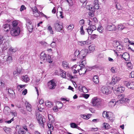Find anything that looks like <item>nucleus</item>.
Wrapping results in <instances>:
<instances>
[{
  "label": "nucleus",
  "instance_id": "43",
  "mask_svg": "<svg viewBox=\"0 0 134 134\" xmlns=\"http://www.w3.org/2000/svg\"><path fill=\"white\" fill-rule=\"evenodd\" d=\"M48 30L51 34H53V32L52 30V28L51 26H49L48 27Z\"/></svg>",
  "mask_w": 134,
  "mask_h": 134
},
{
  "label": "nucleus",
  "instance_id": "31",
  "mask_svg": "<svg viewBox=\"0 0 134 134\" xmlns=\"http://www.w3.org/2000/svg\"><path fill=\"white\" fill-rule=\"evenodd\" d=\"M18 23L16 21H14L12 22V25L13 26V28H16L19 27L18 26Z\"/></svg>",
  "mask_w": 134,
  "mask_h": 134
},
{
  "label": "nucleus",
  "instance_id": "27",
  "mask_svg": "<svg viewBox=\"0 0 134 134\" xmlns=\"http://www.w3.org/2000/svg\"><path fill=\"white\" fill-rule=\"evenodd\" d=\"M93 81L96 83H98L99 82L98 77L97 76L95 75L94 76Z\"/></svg>",
  "mask_w": 134,
  "mask_h": 134
},
{
  "label": "nucleus",
  "instance_id": "42",
  "mask_svg": "<svg viewBox=\"0 0 134 134\" xmlns=\"http://www.w3.org/2000/svg\"><path fill=\"white\" fill-rule=\"evenodd\" d=\"M127 66L129 68V69H131L132 68V65L131 63L130 62H129L127 63Z\"/></svg>",
  "mask_w": 134,
  "mask_h": 134
},
{
  "label": "nucleus",
  "instance_id": "33",
  "mask_svg": "<svg viewBox=\"0 0 134 134\" xmlns=\"http://www.w3.org/2000/svg\"><path fill=\"white\" fill-rule=\"evenodd\" d=\"M93 23H92L91 24V25H90V26L89 27L90 29H91L93 30L94 31L96 30V27L95 25V24L93 25Z\"/></svg>",
  "mask_w": 134,
  "mask_h": 134
},
{
  "label": "nucleus",
  "instance_id": "63",
  "mask_svg": "<svg viewBox=\"0 0 134 134\" xmlns=\"http://www.w3.org/2000/svg\"><path fill=\"white\" fill-rule=\"evenodd\" d=\"M41 14V13H40ZM33 14L34 16L36 17H37L38 16L40 15V13L38 12H35L33 13Z\"/></svg>",
  "mask_w": 134,
  "mask_h": 134
},
{
  "label": "nucleus",
  "instance_id": "58",
  "mask_svg": "<svg viewBox=\"0 0 134 134\" xmlns=\"http://www.w3.org/2000/svg\"><path fill=\"white\" fill-rule=\"evenodd\" d=\"M32 9L33 10V13L35 12H38L37 9V8L35 7L32 8Z\"/></svg>",
  "mask_w": 134,
  "mask_h": 134
},
{
  "label": "nucleus",
  "instance_id": "36",
  "mask_svg": "<svg viewBox=\"0 0 134 134\" xmlns=\"http://www.w3.org/2000/svg\"><path fill=\"white\" fill-rule=\"evenodd\" d=\"M68 3V4L70 6H72L73 5V3L72 1V0H65Z\"/></svg>",
  "mask_w": 134,
  "mask_h": 134
},
{
  "label": "nucleus",
  "instance_id": "54",
  "mask_svg": "<svg viewBox=\"0 0 134 134\" xmlns=\"http://www.w3.org/2000/svg\"><path fill=\"white\" fill-rule=\"evenodd\" d=\"M5 41V40L4 38L3 37L0 38V45L1 44H2L3 43L4 41Z\"/></svg>",
  "mask_w": 134,
  "mask_h": 134
},
{
  "label": "nucleus",
  "instance_id": "40",
  "mask_svg": "<svg viewBox=\"0 0 134 134\" xmlns=\"http://www.w3.org/2000/svg\"><path fill=\"white\" fill-rule=\"evenodd\" d=\"M70 127L73 128H76L77 125L75 123H71L70 124Z\"/></svg>",
  "mask_w": 134,
  "mask_h": 134
},
{
  "label": "nucleus",
  "instance_id": "14",
  "mask_svg": "<svg viewBox=\"0 0 134 134\" xmlns=\"http://www.w3.org/2000/svg\"><path fill=\"white\" fill-rule=\"evenodd\" d=\"M10 108L8 106H5L3 112L5 115H9L10 113Z\"/></svg>",
  "mask_w": 134,
  "mask_h": 134
},
{
  "label": "nucleus",
  "instance_id": "3",
  "mask_svg": "<svg viewBox=\"0 0 134 134\" xmlns=\"http://www.w3.org/2000/svg\"><path fill=\"white\" fill-rule=\"evenodd\" d=\"M20 32V29L19 27L12 28L11 30V35L14 36H18Z\"/></svg>",
  "mask_w": 134,
  "mask_h": 134
},
{
  "label": "nucleus",
  "instance_id": "21",
  "mask_svg": "<svg viewBox=\"0 0 134 134\" xmlns=\"http://www.w3.org/2000/svg\"><path fill=\"white\" fill-rule=\"evenodd\" d=\"M2 28L4 30L8 32L9 31L10 29V25L9 24H5L3 25V26Z\"/></svg>",
  "mask_w": 134,
  "mask_h": 134
},
{
  "label": "nucleus",
  "instance_id": "10",
  "mask_svg": "<svg viewBox=\"0 0 134 134\" xmlns=\"http://www.w3.org/2000/svg\"><path fill=\"white\" fill-rule=\"evenodd\" d=\"M36 119L38 121V122L40 123V125L43 126V124L44 123V122L43 121V119L41 117V115L37 114L36 115Z\"/></svg>",
  "mask_w": 134,
  "mask_h": 134
},
{
  "label": "nucleus",
  "instance_id": "29",
  "mask_svg": "<svg viewBox=\"0 0 134 134\" xmlns=\"http://www.w3.org/2000/svg\"><path fill=\"white\" fill-rule=\"evenodd\" d=\"M63 65L65 68H69V64L65 61H64L63 62Z\"/></svg>",
  "mask_w": 134,
  "mask_h": 134
},
{
  "label": "nucleus",
  "instance_id": "53",
  "mask_svg": "<svg viewBox=\"0 0 134 134\" xmlns=\"http://www.w3.org/2000/svg\"><path fill=\"white\" fill-rule=\"evenodd\" d=\"M78 44L81 46H84L85 44V43H84V41H81L78 42Z\"/></svg>",
  "mask_w": 134,
  "mask_h": 134
},
{
  "label": "nucleus",
  "instance_id": "15",
  "mask_svg": "<svg viewBox=\"0 0 134 134\" xmlns=\"http://www.w3.org/2000/svg\"><path fill=\"white\" fill-rule=\"evenodd\" d=\"M120 80V79L119 77L115 76H114L112 78L111 83L113 84H115Z\"/></svg>",
  "mask_w": 134,
  "mask_h": 134
},
{
  "label": "nucleus",
  "instance_id": "4",
  "mask_svg": "<svg viewBox=\"0 0 134 134\" xmlns=\"http://www.w3.org/2000/svg\"><path fill=\"white\" fill-rule=\"evenodd\" d=\"M26 26L29 31L30 32H32L33 30V27L31 24L32 22L31 20L28 18L26 19Z\"/></svg>",
  "mask_w": 134,
  "mask_h": 134
},
{
  "label": "nucleus",
  "instance_id": "6",
  "mask_svg": "<svg viewBox=\"0 0 134 134\" xmlns=\"http://www.w3.org/2000/svg\"><path fill=\"white\" fill-rule=\"evenodd\" d=\"M60 22L58 21L54 23L53 27L57 31L60 32L62 29L63 26L60 24Z\"/></svg>",
  "mask_w": 134,
  "mask_h": 134
},
{
  "label": "nucleus",
  "instance_id": "1",
  "mask_svg": "<svg viewBox=\"0 0 134 134\" xmlns=\"http://www.w3.org/2000/svg\"><path fill=\"white\" fill-rule=\"evenodd\" d=\"M98 2V0H94L93 5H90L88 6L89 8L88 9L90 11L88 14L91 17L93 16L95 10H97L99 9V7Z\"/></svg>",
  "mask_w": 134,
  "mask_h": 134
},
{
  "label": "nucleus",
  "instance_id": "48",
  "mask_svg": "<svg viewBox=\"0 0 134 134\" xmlns=\"http://www.w3.org/2000/svg\"><path fill=\"white\" fill-rule=\"evenodd\" d=\"M46 105L49 107H51L52 106V105L51 103L49 102H45Z\"/></svg>",
  "mask_w": 134,
  "mask_h": 134
},
{
  "label": "nucleus",
  "instance_id": "44",
  "mask_svg": "<svg viewBox=\"0 0 134 134\" xmlns=\"http://www.w3.org/2000/svg\"><path fill=\"white\" fill-rule=\"evenodd\" d=\"M117 51H121L123 49V46L121 44L116 48Z\"/></svg>",
  "mask_w": 134,
  "mask_h": 134
},
{
  "label": "nucleus",
  "instance_id": "46",
  "mask_svg": "<svg viewBox=\"0 0 134 134\" xmlns=\"http://www.w3.org/2000/svg\"><path fill=\"white\" fill-rule=\"evenodd\" d=\"M131 82H129L127 81H125L124 82V85L129 88L130 87V85Z\"/></svg>",
  "mask_w": 134,
  "mask_h": 134
},
{
  "label": "nucleus",
  "instance_id": "51",
  "mask_svg": "<svg viewBox=\"0 0 134 134\" xmlns=\"http://www.w3.org/2000/svg\"><path fill=\"white\" fill-rule=\"evenodd\" d=\"M97 37V35L96 34H94L90 36V38L92 40H94Z\"/></svg>",
  "mask_w": 134,
  "mask_h": 134
},
{
  "label": "nucleus",
  "instance_id": "39",
  "mask_svg": "<svg viewBox=\"0 0 134 134\" xmlns=\"http://www.w3.org/2000/svg\"><path fill=\"white\" fill-rule=\"evenodd\" d=\"M82 91L84 93H87L88 92L87 89L85 86H83L82 88Z\"/></svg>",
  "mask_w": 134,
  "mask_h": 134
},
{
  "label": "nucleus",
  "instance_id": "7",
  "mask_svg": "<svg viewBox=\"0 0 134 134\" xmlns=\"http://www.w3.org/2000/svg\"><path fill=\"white\" fill-rule=\"evenodd\" d=\"M106 29L109 31H115L116 30L117 28L114 24H108L106 27Z\"/></svg>",
  "mask_w": 134,
  "mask_h": 134
},
{
  "label": "nucleus",
  "instance_id": "38",
  "mask_svg": "<svg viewBox=\"0 0 134 134\" xmlns=\"http://www.w3.org/2000/svg\"><path fill=\"white\" fill-rule=\"evenodd\" d=\"M86 30H87L88 34L89 35H91L93 31L91 29H90L89 27H88V28L86 29Z\"/></svg>",
  "mask_w": 134,
  "mask_h": 134
},
{
  "label": "nucleus",
  "instance_id": "28",
  "mask_svg": "<svg viewBox=\"0 0 134 134\" xmlns=\"http://www.w3.org/2000/svg\"><path fill=\"white\" fill-rule=\"evenodd\" d=\"M125 96L124 94H121L118 96V97L119 100H118L119 102L120 103V100H123L124 98L125 97Z\"/></svg>",
  "mask_w": 134,
  "mask_h": 134
},
{
  "label": "nucleus",
  "instance_id": "26",
  "mask_svg": "<svg viewBox=\"0 0 134 134\" xmlns=\"http://www.w3.org/2000/svg\"><path fill=\"white\" fill-rule=\"evenodd\" d=\"M57 104H60L61 106L60 108H58L57 106L56 105V107H54L53 108V110L55 112H57L58 111V108L60 109L62 107V103H60L59 102H58L57 103Z\"/></svg>",
  "mask_w": 134,
  "mask_h": 134
},
{
  "label": "nucleus",
  "instance_id": "59",
  "mask_svg": "<svg viewBox=\"0 0 134 134\" xmlns=\"http://www.w3.org/2000/svg\"><path fill=\"white\" fill-rule=\"evenodd\" d=\"M51 56L49 55H48V56L47 60L48 62L49 63H50L52 62V61L51 60Z\"/></svg>",
  "mask_w": 134,
  "mask_h": 134
},
{
  "label": "nucleus",
  "instance_id": "13",
  "mask_svg": "<svg viewBox=\"0 0 134 134\" xmlns=\"http://www.w3.org/2000/svg\"><path fill=\"white\" fill-rule=\"evenodd\" d=\"M80 52V51L77 50H76L74 53V56L76 58L75 59H73V60H75L77 58H78L77 60L80 59V57H81Z\"/></svg>",
  "mask_w": 134,
  "mask_h": 134
},
{
  "label": "nucleus",
  "instance_id": "49",
  "mask_svg": "<svg viewBox=\"0 0 134 134\" xmlns=\"http://www.w3.org/2000/svg\"><path fill=\"white\" fill-rule=\"evenodd\" d=\"M130 87L129 88L131 89L132 90H134V83L131 82L130 83Z\"/></svg>",
  "mask_w": 134,
  "mask_h": 134
},
{
  "label": "nucleus",
  "instance_id": "61",
  "mask_svg": "<svg viewBox=\"0 0 134 134\" xmlns=\"http://www.w3.org/2000/svg\"><path fill=\"white\" fill-rule=\"evenodd\" d=\"M112 102H109V106L113 107L115 105V103H112Z\"/></svg>",
  "mask_w": 134,
  "mask_h": 134
},
{
  "label": "nucleus",
  "instance_id": "12",
  "mask_svg": "<svg viewBox=\"0 0 134 134\" xmlns=\"http://www.w3.org/2000/svg\"><path fill=\"white\" fill-rule=\"evenodd\" d=\"M46 55L45 53L43 52L41 53L40 55V58L41 60L44 62L47 61Z\"/></svg>",
  "mask_w": 134,
  "mask_h": 134
},
{
  "label": "nucleus",
  "instance_id": "60",
  "mask_svg": "<svg viewBox=\"0 0 134 134\" xmlns=\"http://www.w3.org/2000/svg\"><path fill=\"white\" fill-rule=\"evenodd\" d=\"M116 69L114 67H113L111 69V71L112 73H115L116 72Z\"/></svg>",
  "mask_w": 134,
  "mask_h": 134
},
{
  "label": "nucleus",
  "instance_id": "20",
  "mask_svg": "<svg viewBox=\"0 0 134 134\" xmlns=\"http://www.w3.org/2000/svg\"><path fill=\"white\" fill-rule=\"evenodd\" d=\"M117 29L119 31H121L123 29L127 28V27L125 26L122 24H119L117 27Z\"/></svg>",
  "mask_w": 134,
  "mask_h": 134
},
{
  "label": "nucleus",
  "instance_id": "9",
  "mask_svg": "<svg viewBox=\"0 0 134 134\" xmlns=\"http://www.w3.org/2000/svg\"><path fill=\"white\" fill-rule=\"evenodd\" d=\"M101 92L104 94H108L110 93L108 88L107 87L104 86L102 87L101 90Z\"/></svg>",
  "mask_w": 134,
  "mask_h": 134
},
{
  "label": "nucleus",
  "instance_id": "35",
  "mask_svg": "<svg viewBox=\"0 0 134 134\" xmlns=\"http://www.w3.org/2000/svg\"><path fill=\"white\" fill-rule=\"evenodd\" d=\"M18 133V134H26L25 131L23 129H19Z\"/></svg>",
  "mask_w": 134,
  "mask_h": 134
},
{
  "label": "nucleus",
  "instance_id": "25",
  "mask_svg": "<svg viewBox=\"0 0 134 134\" xmlns=\"http://www.w3.org/2000/svg\"><path fill=\"white\" fill-rule=\"evenodd\" d=\"M22 80L25 82H27L29 80V78L27 75L22 76L21 77Z\"/></svg>",
  "mask_w": 134,
  "mask_h": 134
},
{
  "label": "nucleus",
  "instance_id": "64",
  "mask_svg": "<svg viewBox=\"0 0 134 134\" xmlns=\"http://www.w3.org/2000/svg\"><path fill=\"white\" fill-rule=\"evenodd\" d=\"M21 67H20L19 68H18L17 69V72H18V74H20L21 71Z\"/></svg>",
  "mask_w": 134,
  "mask_h": 134
},
{
  "label": "nucleus",
  "instance_id": "37",
  "mask_svg": "<svg viewBox=\"0 0 134 134\" xmlns=\"http://www.w3.org/2000/svg\"><path fill=\"white\" fill-rule=\"evenodd\" d=\"M3 130L7 133H8L10 132V129L9 128H7L6 127H5L3 128Z\"/></svg>",
  "mask_w": 134,
  "mask_h": 134
},
{
  "label": "nucleus",
  "instance_id": "11",
  "mask_svg": "<svg viewBox=\"0 0 134 134\" xmlns=\"http://www.w3.org/2000/svg\"><path fill=\"white\" fill-rule=\"evenodd\" d=\"M79 67L80 68V69H77V70H78V71L79 72V74L80 75L82 74H85L87 71V70H86V69L85 67H83V66H80Z\"/></svg>",
  "mask_w": 134,
  "mask_h": 134
},
{
  "label": "nucleus",
  "instance_id": "32",
  "mask_svg": "<svg viewBox=\"0 0 134 134\" xmlns=\"http://www.w3.org/2000/svg\"><path fill=\"white\" fill-rule=\"evenodd\" d=\"M120 44L119 42L117 41H115L113 44V46L114 47L117 48Z\"/></svg>",
  "mask_w": 134,
  "mask_h": 134
},
{
  "label": "nucleus",
  "instance_id": "56",
  "mask_svg": "<svg viewBox=\"0 0 134 134\" xmlns=\"http://www.w3.org/2000/svg\"><path fill=\"white\" fill-rule=\"evenodd\" d=\"M7 61H9V63H10V62H11L12 60V58L11 56H8V58L7 59Z\"/></svg>",
  "mask_w": 134,
  "mask_h": 134
},
{
  "label": "nucleus",
  "instance_id": "24",
  "mask_svg": "<svg viewBox=\"0 0 134 134\" xmlns=\"http://www.w3.org/2000/svg\"><path fill=\"white\" fill-rule=\"evenodd\" d=\"M60 75L61 76L65 78H66V72L64 71L63 70L60 69Z\"/></svg>",
  "mask_w": 134,
  "mask_h": 134
},
{
  "label": "nucleus",
  "instance_id": "5",
  "mask_svg": "<svg viewBox=\"0 0 134 134\" xmlns=\"http://www.w3.org/2000/svg\"><path fill=\"white\" fill-rule=\"evenodd\" d=\"M81 57L80 58L81 60L84 59L87 53H90L91 52L90 51H88L87 49H85L82 50L80 52Z\"/></svg>",
  "mask_w": 134,
  "mask_h": 134
},
{
  "label": "nucleus",
  "instance_id": "50",
  "mask_svg": "<svg viewBox=\"0 0 134 134\" xmlns=\"http://www.w3.org/2000/svg\"><path fill=\"white\" fill-rule=\"evenodd\" d=\"M129 101V99L127 98H124L123 100H120V103H122L124 102H128V101Z\"/></svg>",
  "mask_w": 134,
  "mask_h": 134
},
{
  "label": "nucleus",
  "instance_id": "19",
  "mask_svg": "<svg viewBox=\"0 0 134 134\" xmlns=\"http://www.w3.org/2000/svg\"><path fill=\"white\" fill-rule=\"evenodd\" d=\"M122 57L126 61H128L130 58L129 54L127 53H125L122 55Z\"/></svg>",
  "mask_w": 134,
  "mask_h": 134
},
{
  "label": "nucleus",
  "instance_id": "52",
  "mask_svg": "<svg viewBox=\"0 0 134 134\" xmlns=\"http://www.w3.org/2000/svg\"><path fill=\"white\" fill-rule=\"evenodd\" d=\"M81 2L83 3V4L84 6H86V5L87 2V0H80Z\"/></svg>",
  "mask_w": 134,
  "mask_h": 134
},
{
  "label": "nucleus",
  "instance_id": "45",
  "mask_svg": "<svg viewBox=\"0 0 134 134\" xmlns=\"http://www.w3.org/2000/svg\"><path fill=\"white\" fill-rule=\"evenodd\" d=\"M103 125L105 129H108L109 128L110 126V125L108 124L107 123H104V124Z\"/></svg>",
  "mask_w": 134,
  "mask_h": 134
},
{
  "label": "nucleus",
  "instance_id": "62",
  "mask_svg": "<svg viewBox=\"0 0 134 134\" xmlns=\"http://www.w3.org/2000/svg\"><path fill=\"white\" fill-rule=\"evenodd\" d=\"M91 19L92 20V22H94L95 23H97L98 22L96 18L95 17H94L92 19Z\"/></svg>",
  "mask_w": 134,
  "mask_h": 134
},
{
  "label": "nucleus",
  "instance_id": "34",
  "mask_svg": "<svg viewBox=\"0 0 134 134\" xmlns=\"http://www.w3.org/2000/svg\"><path fill=\"white\" fill-rule=\"evenodd\" d=\"M115 88L116 90H116L117 91V93H119L122 92L121 86L120 87H118V86H117V87H115Z\"/></svg>",
  "mask_w": 134,
  "mask_h": 134
},
{
  "label": "nucleus",
  "instance_id": "18",
  "mask_svg": "<svg viewBox=\"0 0 134 134\" xmlns=\"http://www.w3.org/2000/svg\"><path fill=\"white\" fill-rule=\"evenodd\" d=\"M26 108L27 111L30 112L32 111V106L31 104L27 102H25Z\"/></svg>",
  "mask_w": 134,
  "mask_h": 134
},
{
  "label": "nucleus",
  "instance_id": "41",
  "mask_svg": "<svg viewBox=\"0 0 134 134\" xmlns=\"http://www.w3.org/2000/svg\"><path fill=\"white\" fill-rule=\"evenodd\" d=\"M80 34L81 35H84L85 34V32L83 29V26H82L80 29Z\"/></svg>",
  "mask_w": 134,
  "mask_h": 134
},
{
  "label": "nucleus",
  "instance_id": "57",
  "mask_svg": "<svg viewBox=\"0 0 134 134\" xmlns=\"http://www.w3.org/2000/svg\"><path fill=\"white\" fill-rule=\"evenodd\" d=\"M26 7H25V6L24 5H22L20 7V11L22 12L24 10V9H26Z\"/></svg>",
  "mask_w": 134,
  "mask_h": 134
},
{
  "label": "nucleus",
  "instance_id": "30",
  "mask_svg": "<svg viewBox=\"0 0 134 134\" xmlns=\"http://www.w3.org/2000/svg\"><path fill=\"white\" fill-rule=\"evenodd\" d=\"M95 46L94 44H91L89 46L88 48L89 50L93 52L95 50Z\"/></svg>",
  "mask_w": 134,
  "mask_h": 134
},
{
  "label": "nucleus",
  "instance_id": "23",
  "mask_svg": "<svg viewBox=\"0 0 134 134\" xmlns=\"http://www.w3.org/2000/svg\"><path fill=\"white\" fill-rule=\"evenodd\" d=\"M111 113L109 112H106L104 111L103 114V116L104 118H106L108 119H109L110 118V116H109V114Z\"/></svg>",
  "mask_w": 134,
  "mask_h": 134
},
{
  "label": "nucleus",
  "instance_id": "16",
  "mask_svg": "<svg viewBox=\"0 0 134 134\" xmlns=\"http://www.w3.org/2000/svg\"><path fill=\"white\" fill-rule=\"evenodd\" d=\"M48 126L49 129V130L47 132L48 133V134H49V133L50 134H52L51 132L52 131H53L54 127L52 125V123L50 122H49V123L48 124Z\"/></svg>",
  "mask_w": 134,
  "mask_h": 134
},
{
  "label": "nucleus",
  "instance_id": "17",
  "mask_svg": "<svg viewBox=\"0 0 134 134\" xmlns=\"http://www.w3.org/2000/svg\"><path fill=\"white\" fill-rule=\"evenodd\" d=\"M80 62H81V64H80V65H75L73 66L72 68H76V67H79L80 66H83V67H85V65L86 64V61L85 60H83L82 61H80Z\"/></svg>",
  "mask_w": 134,
  "mask_h": 134
},
{
  "label": "nucleus",
  "instance_id": "8",
  "mask_svg": "<svg viewBox=\"0 0 134 134\" xmlns=\"http://www.w3.org/2000/svg\"><path fill=\"white\" fill-rule=\"evenodd\" d=\"M48 87L50 89H53L55 88L56 86L54 80H52L48 83Z\"/></svg>",
  "mask_w": 134,
  "mask_h": 134
},
{
  "label": "nucleus",
  "instance_id": "22",
  "mask_svg": "<svg viewBox=\"0 0 134 134\" xmlns=\"http://www.w3.org/2000/svg\"><path fill=\"white\" fill-rule=\"evenodd\" d=\"M9 45L8 42L7 41H4L2 47L3 49L5 50L7 49L9 47Z\"/></svg>",
  "mask_w": 134,
  "mask_h": 134
},
{
  "label": "nucleus",
  "instance_id": "55",
  "mask_svg": "<svg viewBox=\"0 0 134 134\" xmlns=\"http://www.w3.org/2000/svg\"><path fill=\"white\" fill-rule=\"evenodd\" d=\"M24 86V85H20L18 86L17 88L18 91H20V88H22Z\"/></svg>",
  "mask_w": 134,
  "mask_h": 134
},
{
  "label": "nucleus",
  "instance_id": "47",
  "mask_svg": "<svg viewBox=\"0 0 134 134\" xmlns=\"http://www.w3.org/2000/svg\"><path fill=\"white\" fill-rule=\"evenodd\" d=\"M74 25L73 24H71L68 27V30H72L74 28Z\"/></svg>",
  "mask_w": 134,
  "mask_h": 134
},
{
  "label": "nucleus",
  "instance_id": "2",
  "mask_svg": "<svg viewBox=\"0 0 134 134\" xmlns=\"http://www.w3.org/2000/svg\"><path fill=\"white\" fill-rule=\"evenodd\" d=\"M101 99L97 97H95L92 99L91 103L93 106H98L101 104Z\"/></svg>",
  "mask_w": 134,
  "mask_h": 134
}]
</instances>
